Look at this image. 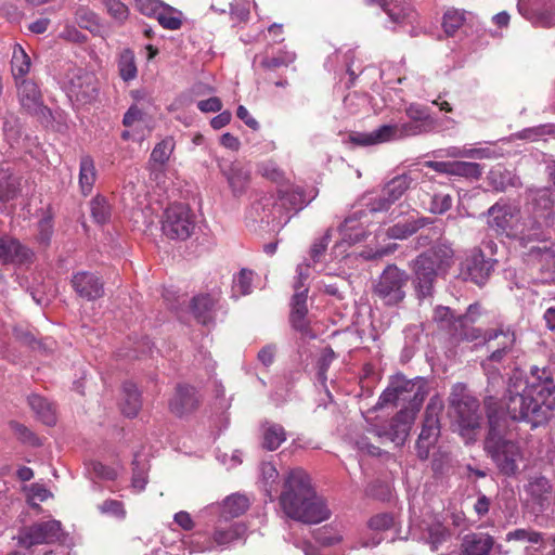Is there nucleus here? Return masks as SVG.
<instances>
[{"label": "nucleus", "instance_id": "obj_20", "mask_svg": "<svg viewBox=\"0 0 555 555\" xmlns=\"http://www.w3.org/2000/svg\"><path fill=\"white\" fill-rule=\"evenodd\" d=\"M72 285L75 292L86 300H96L104 295V283L92 272L80 271L73 275Z\"/></svg>", "mask_w": 555, "mask_h": 555}, {"label": "nucleus", "instance_id": "obj_11", "mask_svg": "<svg viewBox=\"0 0 555 555\" xmlns=\"http://www.w3.org/2000/svg\"><path fill=\"white\" fill-rule=\"evenodd\" d=\"M194 229L195 224L186 206L173 204L165 210L162 230L167 238L185 241Z\"/></svg>", "mask_w": 555, "mask_h": 555}, {"label": "nucleus", "instance_id": "obj_47", "mask_svg": "<svg viewBox=\"0 0 555 555\" xmlns=\"http://www.w3.org/2000/svg\"><path fill=\"white\" fill-rule=\"evenodd\" d=\"M505 541L521 544H539L543 542V533L530 528H518L508 531L505 535Z\"/></svg>", "mask_w": 555, "mask_h": 555}, {"label": "nucleus", "instance_id": "obj_10", "mask_svg": "<svg viewBox=\"0 0 555 555\" xmlns=\"http://www.w3.org/2000/svg\"><path fill=\"white\" fill-rule=\"evenodd\" d=\"M363 217V210L352 212L336 229L328 228L321 243H327L333 240L336 243H360L361 241L369 240L372 231L361 222Z\"/></svg>", "mask_w": 555, "mask_h": 555}, {"label": "nucleus", "instance_id": "obj_30", "mask_svg": "<svg viewBox=\"0 0 555 555\" xmlns=\"http://www.w3.org/2000/svg\"><path fill=\"white\" fill-rule=\"evenodd\" d=\"M96 180L98 170L93 157L89 154L81 155L79 158L78 183L83 196L91 194Z\"/></svg>", "mask_w": 555, "mask_h": 555}, {"label": "nucleus", "instance_id": "obj_57", "mask_svg": "<svg viewBox=\"0 0 555 555\" xmlns=\"http://www.w3.org/2000/svg\"><path fill=\"white\" fill-rule=\"evenodd\" d=\"M3 131L7 140L11 145L17 143L21 137V126L18 119L13 116L5 118L3 124Z\"/></svg>", "mask_w": 555, "mask_h": 555}, {"label": "nucleus", "instance_id": "obj_55", "mask_svg": "<svg viewBox=\"0 0 555 555\" xmlns=\"http://www.w3.org/2000/svg\"><path fill=\"white\" fill-rule=\"evenodd\" d=\"M296 59L295 53H284L283 55H278L273 57L264 56L260 61V65L264 69H275L281 66H287L293 63Z\"/></svg>", "mask_w": 555, "mask_h": 555}, {"label": "nucleus", "instance_id": "obj_8", "mask_svg": "<svg viewBox=\"0 0 555 555\" xmlns=\"http://www.w3.org/2000/svg\"><path fill=\"white\" fill-rule=\"evenodd\" d=\"M409 275L395 264L387 266L373 286V294L388 307H396L405 298Z\"/></svg>", "mask_w": 555, "mask_h": 555}, {"label": "nucleus", "instance_id": "obj_33", "mask_svg": "<svg viewBox=\"0 0 555 555\" xmlns=\"http://www.w3.org/2000/svg\"><path fill=\"white\" fill-rule=\"evenodd\" d=\"M427 223V218L420 217L408 219L389 227L386 236L389 240H406L417 231L422 230Z\"/></svg>", "mask_w": 555, "mask_h": 555}, {"label": "nucleus", "instance_id": "obj_15", "mask_svg": "<svg viewBox=\"0 0 555 555\" xmlns=\"http://www.w3.org/2000/svg\"><path fill=\"white\" fill-rule=\"evenodd\" d=\"M62 524L59 520H47L33 524L20 534V543L26 547L37 544H50L61 540Z\"/></svg>", "mask_w": 555, "mask_h": 555}, {"label": "nucleus", "instance_id": "obj_46", "mask_svg": "<svg viewBox=\"0 0 555 555\" xmlns=\"http://www.w3.org/2000/svg\"><path fill=\"white\" fill-rule=\"evenodd\" d=\"M411 177L408 175H400L391 179L383 189L386 196L391 204L397 202L410 188Z\"/></svg>", "mask_w": 555, "mask_h": 555}, {"label": "nucleus", "instance_id": "obj_61", "mask_svg": "<svg viewBox=\"0 0 555 555\" xmlns=\"http://www.w3.org/2000/svg\"><path fill=\"white\" fill-rule=\"evenodd\" d=\"M99 509L102 514H109L118 518H124L126 515L124 504L117 500H105L99 505Z\"/></svg>", "mask_w": 555, "mask_h": 555}, {"label": "nucleus", "instance_id": "obj_45", "mask_svg": "<svg viewBox=\"0 0 555 555\" xmlns=\"http://www.w3.org/2000/svg\"><path fill=\"white\" fill-rule=\"evenodd\" d=\"M216 300L209 295L195 296L192 299V311L195 318L203 324H206L210 319V312L214 309Z\"/></svg>", "mask_w": 555, "mask_h": 555}, {"label": "nucleus", "instance_id": "obj_50", "mask_svg": "<svg viewBox=\"0 0 555 555\" xmlns=\"http://www.w3.org/2000/svg\"><path fill=\"white\" fill-rule=\"evenodd\" d=\"M482 175V167L478 163L470 162H453V173L452 176L479 179Z\"/></svg>", "mask_w": 555, "mask_h": 555}, {"label": "nucleus", "instance_id": "obj_53", "mask_svg": "<svg viewBox=\"0 0 555 555\" xmlns=\"http://www.w3.org/2000/svg\"><path fill=\"white\" fill-rule=\"evenodd\" d=\"M173 151L172 139H165L153 149L151 153V162L158 165H164L170 157Z\"/></svg>", "mask_w": 555, "mask_h": 555}, {"label": "nucleus", "instance_id": "obj_41", "mask_svg": "<svg viewBox=\"0 0 555 555\" xmlns=\"http://www.w3.org/2000/svg\"><path fill=\"white\" fill-rule=\"evenodd\" d=\"M470 12L449 9L443 14L442 27L448 36H453L467 21H472Z\"/></svg>", "mask_w": 555, "mask_h": 555}, {"label": "nucleus", "instance_id": "obj_32", "mask_svg": "<svg viewBox=\"0 0 555 555\" xmlns=\"http://www.w3.org/2000/svg\"><path fill=\"white\" fill-rule=\"evenodd\" d=\"M142 401L141 393L139 392L135 384L132 382H125L122 385V398L120 409L127 417H135L141 410Z\"/></svg>", "mask_w": 555, "mask_h": 555}, {"label": "nucleus", "instance_id": "obj_38", "mask_svg": "<svg viewBox=\"0 0 555 555\" xmlns=\"http://www.w3.org/2000/svg\"><path fill=\"white\" fill-rule=\"evenodd\" d=\"M28 403L42 423L49 426L56 423L55 409L46 398L39 395H31L28 397Z\"/></svg>", "mask_w": 555, "mask_h": 555}, {"label": "nucleus", "instance_id": "obj_25", "mask_svg": "<svg viewBox=\"0 0 555 555\" xmlns=\"http://www.w3.org/2000/svg\"><path fill=\"white\" fill-rule=\"evenodd\" d=\"M487 224L498 234H503L509 228L514 217V208L505 202H496L487 210Z\"/></svg>", "mask_w": 555, "mask_h": 555}, {"label": "nucleus", "instance_id": "obj_58", "mask_svg": "<svg viewBox=\"0 0 555 555\" xmlns=\"http://www.w3.org/2000/svg\"><path fill=\"white\" fill-rule=\"evenodd\" d=\"M372 530L385 531L392 527L393 517L389 513H380L372 516L367 522Z\"/></svg>", "mask_w": 555, "mask_h": 555}, {"label": "nucleus", "instance_id": "obj_54", "mask_svg": "<svg viewBox=\"0 0 555 555\" xmlns=\"http://www.w3.org/2000/svg\"><path fill=\"white\" fill-rule=\"evenodd\" d=\"M406 115L414 121L425 125L426 128L434 129V119L430 117L428 111L418 104H411L406 108Z\"/></svg>", "mask_w": 555, "mask_h": 555}, {"label": "nucleus", "instance_id": "obj_13", "mask_svg": "<svg viewBox=\"0 0 555 555\" xmlns=\"http://www.w3.org/2000/svg\"><path fill=\"white\" fill-rule=\"evenodd\" d=\"M415 416L413 411L400 410L387 425H375L372 433L382 441H390L400 447L404 444Z\"/></svg>", "mask_w": 555, "mask_h": 555}, {"label": "nucleus", "instance_id": "obj_23", "mask_svg": "<svg viewBox=\"0 0 555 555\" xmlns=\"http://www.w3.org/2000/svg\"><path fill=\"white\" fill-rule=\"evenodd\" d=\"M442 400L438 396L430 398L429 403L426 406L425 418L418 437L438 440L440 435L439 414L442 412Z\"/></svg>", "mask_w": 555, "mask_h": 555}, {"label": "nucleus", "instance_id": "obj_42", "mask_svg": "<svg viewBox=\"0 0 555 555\" xmlns=\"http://www.w3.org/2000/svg\"><path fill=\"white\" fill-rule=\"evenodd\" d=\"M249 507V501L245 495H229L222 503L221 516L224 519L235 518L244 514Z\"/></svg>", "mask_w": 555, "mask_h": 555}, {"label": "nucleus", "instance_id": "obj_24", "mask_svg": "<svg viewBox=\"0 0 555 555\" xmlns=\"http://www.w3.org/2000/svg\"><path fill=\"white\" fill-rule=\"evenodd\" d=\"M525 491L530 500L539 506L540 511H545L550 506L553 487L546 477L535 476L530 478L525 486Z\"/></svg>", "mask_w": 555, "mask_h": 555}, {"label": "nucleus", "instance_id": "obj_4", "mask_svg": "<svg viewBox=\"0 0 555 555\" xmlns=\"http://www.w3.org/2000/svg\"><path fill=\"white\" fill-rule=\"evenodd\" d=\"M448 401L453 431L457 433L465 443H475L482 421L478 399L469 393L464 384L457 383L452 386Z\"/></svg>", "mask_w": 555, "mask_h": 555}, {"label": "nucleus", "instance_id": "obj_28", "mask_svg": "<svg viewBox=\"0 0 555 555\" xmlns=\"http://www.w3.org/2000/svg\"><path fill=\"white\" fill-rule=\"evenodd\" d=\"M487 349L500 348L515 351L516 333L511 326L500 325L498 328L488 330L485 334Z\"/></svg>", "mask_w": 555, "mask_h": 555}, {"label": "nucleus", "instance_id": "obj_14", "mask_svg": "<svg viewBox=\"0 0 555 555\" xmlns=\"http://www.w3.org/2000/svg\"><path fill=\"white\" fill-rule=\"evenodd\" d=\"M65 89L70 99L87 103L96 95L95 78L83 68L74 67L68 70Z\"/></svg>", "mask_w": 555, "mask_h": 555}, {"label": "nucleus", "instance_id": "obj_44", "mask_svg": "<svg viewBox=\"0 0 555 555\" xmlns=\"http://www.w3.org/2000/svg\"><path fill=\"white\" fill-rule=\"evenodd\" d=\"M391 202L386 196L384 191L382 190L380 193H367L364 194L361 199L359 201V206L361 207L360 210L364 211V216L366 215L365 211L370 212H379V211H386L390 208Z\"/></svg>", "mask_w": 555, "mask_h": 555}, {"label": "nucleus", "instance_id": "obj_16", "mask_svg": "<svg viewBox=\"0 0 555 555\" xmlns=\"http://www.w3.org/2000/svg\"><path fill=\"white\" fill-rule=\"evenodd\" d=\"M496 261L487 257L483 250L474 247L462 263V272L478 286L485 285Z\"/></svg>", "mask_w": 555, "mask_h": 555}, {"label": "nucleus", "instance_id": "obj_49", "mask_svg": "<svg viewBox=\"0 0 555 555\" xmlns=\"http://www.w3.org/2000/svg\"><path fill=\"white\" fill-rule=\"evenodd\" d=\"M253 271L242 269L233 280L232 292L234 297L245 296L251 293Z\"/></svg>", "mask_w": 555, "mask_h": 555}, {"label": "nucleus", "instance_id": "obj_18", "mask_svg": "<svg viewBox=\"0 0 555 555\" xmlns=\"http://www.w3.org/2000/svg\"><path fill=\"white\" fill-rule=\"evenodd\" d=\"M220 170L234 196H242L246 193L251 180V171L248 166L241 162H232L221 164Z\"/></svg>", "mask_w": 555, "mask_h": 555}, {"label": "nucleus", "instance_id": "obj_1", "mask_svg": "<svg viewBox=\"0 0 555 555\" xmlns=\"http://www.w3.org/2000/svg\"><path fill=\"white\" fill-rule=\"evenodd\" d=\"M504 403L514 422L527 423L532 429L547 424L555 410L554 369L532 365L525 376L515 370L508 379Z\"/></svg>", "mask_w": 555, "mask_h": 555}, {"label": "nucleus", "instance_id": "obj_52", "mask_svg": "<svg viewBox=\"0 0 555 555\" xmlns=\"http://www.w3.org/2000/svg\"><path fill=\"white\" fill-rule=\"evenodd\" d=\"M443 156L452 158H489L490 152L487 149H465L452 146L444 151Z\"/></svg>", "mask_w": 555, "mask_h": 555}, {"label": "nucleus", "instance_id": "obj_51", "mask_svg": "<svg viewBox=\"0 0 555 555\" xmlns=\"http://www.w3.org/2000/svg\"><path fill=\"white\" fill-rule=\"evenodd\" d=\"M257 172L275 183H282L284 181L283 170L271 159L257 164Z\"/></svg>", "mask_w": 555, "mask_h": 555}, {"label": "nucleus", "instance_id": "obj_27", "mask_svg": "<svg viewBox=\"0 0 555 555\" xmlns=\"http://www.w3.org/2000/svg\"><path fill=\"white\" fill-rule=\"evenodd\" d=\"M280 206L285 214V217H291L301 210L307 204L308 199L306 198L304 191L299 186H291L285 190H279V199Z\"/></svg>", "mask_w": 555, "mask_h": 555}, {"label": "nucleus", "instance_id": "obj_56", "mask_svg": "<svg viewBox=\"0 0 555 555\" xmlns=\"http://www.w3.org/2000/svg\"><path fill=\"white\" fill-rule=\"evenodd\" d=\"M450 537V532L447 528L441 525H436L429 528L428 530V543L433 551H437L438 547L447 541Z\"/></svg>", "mask_w": 555, "mask_h": 555}, {"label": "nucleus", "instance_id": "obj_9", "mask_svg": "<svg viewBox=\"0 0 555 555\" xmlns=\"http://www.w3.org/2000/svg\"><path fill=\"white\" fill-rule=\"evenodd\" d=\"M16 88L21 107L27 114L35 117L41 125H52V112L44 105L41 91L37 83L30 79H22L20 82H16Z\"/></svg>", "mask_w": 555, "mask_h": 555}, {"label": "nucleus", "instance_id": "obj_2", "mask_svg": "<svg viewBox=\"0 0 555 555\" xmlns=\"http://www.w3.org/2000/svg\"><path fill=\"white\" fill-rule=\"evenodd\" d=\"M279 501L288 518L302 524H320L332 515L326 500L317 493L310 476L301 468L288 473Z\"/></svg>", "mask_w": 555, "mask_h": 555}, {"label": "nucleus", "instance_id": "obj_39", "mask_svg": "<svg viewBox=\"0 0 555 555\" xmlns=\"http://www.w3.org/2000/svg\"><path fill=\"white\" fill-rule=\"evenodd\" d=\"M89 206L91 218L95 223L105 224L111 222L113 208L105 196L98 194L90 201Z\"/></svg>", "mask_w": 555, "mask_h": 555}, {"label": "nucleus", "instance_id": "obj_21", "mask_svg": "<svg viewBox=\"0 0 555 555\" xmlns=\"http://www.w3.org/2000/svg\"><path fill=\"white\" fill-rule=\"evenodd\" d=\"M480 315V305L475 302L468 306L467 312L459 315L453 322V339L460 341H473L480 337V331L470 324Z\"/></svg>", "mask_w": 555, "mask_h": 555}, {"label": "nucleus", "instance_id": "obj_43", "mask_svg": "<svg viewBox=\"0 0 555 555\" xmlns=\"http://www.w3.org/2000/svg\"><path fill=\"white\" fill-rule=\"evenodd\" d=\"M30 57L28 54L20 44H16L13 49L11 61L12 74L15 79V83L20 82L22 79H26L25 76L30 69Z\"/></svg>", "mask_w": 555, "mask_h": 555}, {"label": "nucleus", "instance_id": "obj_48", "mask_svg": "<svg viewBox=\"0 0 555 555\" xmlns=\"http://www.w3.org/2000/svg\"><path fill=\"white\" fill-rule=\"evenodd\" d=\"M119 75L125 81H130L137 77V65L134 53L130 49H125L119 54L118 60Z\"/></svg>", "mask_w": 555, "mask_h": 555}, {"label": "nucleus", "instance_id": "obj_19", "mask_svg": "<svg viewBox=\"0 0 555 555\" xmlns=\"http://www.w3.org/2000/svg\"><path fill=\"white\" fill-rule=\"evenodd\" d=\"M499 553L502 551V545H495L494 538L486 532H469L462 538L460 551L461 555H490L493 548Z\"/></svg>", "mask_w": 555, "mask_h": 555}, {"label": "nucleus", "instance_id": "obj_37", "mask_svg": "<svg viewBox=\"0 0 555 555\" xmlns=\"http://www.w3.org/2000/svg\"><path fill=\"white\" fill-rule=\"evenodd\" d=\"M488 350L490 351V354L487 357L486 360L482 361V369L489 376V379L499 380L502 378V376L500 373V367L496 365H502L506 361L508 356L514 353V351L504 350V348H494Z\"/></svg>", "mask_w": 555, "mask_h": 555}, {"label": "nucleus", "instance_id": "obj_62", "mask_svg": "<svg viewBox=\"0 0 555 555\" xmlns=\"http://www.w3.org/2000/svg\"><path fill=\"white\" fill-rule=\"evenodd\" d=\"M133 475H132V487L139 491H142L147 483V475L144 468L139 467L137 457L132 462Z\"/></svg>", "mask_w": 555, "mask_h": 555}, {"label": "nucleus", "instance_id": "obj_26", "mask_svg": "<svg viewBox=\"0 0 555 555\" xmlns=\"http://www.w3.org/2000/svg\"><path fill=\"white\" fill-rule=\"evenodd\" d=\"M307 315L308 308L306 291H297V294H294L291 300L289 322L292 327L302 334L307 333L309 330Z\"/></svg>", "mask_w": 555, "mask_h": 555}, {"label": "nucleus", "instance_id": "obj_12", "mask_svg": "<svg viewBox=\"0 0 555 555\" xmlns=\"http://www.w3.org/2000/svg\"><path fill=\"white\" fill-rule=\"evenodd\" d=\"M246 526L242 522L218 524L214 530L212 537L204 542L201 541L202 534L196 532L192 535V544L198 552L212 551L216 546H225L245 535Z\"/></svg>", "mask_w": 555, "mask_h": 555}, {"label": "nucleus", "instance_id": "obj_22", "mask_svg": "<svg viewBox=\"0 0 555 555\" xmlns=\"http://www.w3.org/2000/svg\"><path fill=\"white\" fill-rule=\"evenodd\" d=\"M199 402V396L194 387L178 385L173 397L169 401V410L177 416H183L194 412Z\"/></svg>", "mask_w": 555, "mask_h": 555}, {"label": "nucleus", "instance_id": "obj_60", "mask_svg": "<svg viewBox=\"0 0 555 555\" xmlns=\"http://www.w3.org/2000/svg\"><path fill=\"white\" fill-rule=\"evenodd\" d=\"M552 132L551 125H540L532 128H527L517 133L518 139L537 141L541 137Z\"/></svg>", "mask_w": 555, "mask_h": 555}, {"label": "nucleus", "instance_id": "obj_35", "mask_svg": "<svg viewBox=\"0 0 555 555\" xmlns=\"http://www.w3.org/2000/svg\"><path fill=\"white\" fill-rule=\"evenodd\" d=\"M21 191V178L10 168H0V202L5 203L17 197Z\"/></svg>", "mask_w": 555, "mask_h": 555}, {"label": "nucleus", "instance_id": "obj_5", "mask_svg": "<svg viewBox=\"0 0 555 555\" xmlns=\"http://www.w3.org/2000/svg\"><path fill=\"white\" fill-rule=\"evenodd\" d=\"M453 250L450 245H435L417 257L414 273L418 298L431 296L438 272L446 271L451 266Z\"/></svg>", "mask_w": 555, "mask_h": 555}, {"label": "nucleus", "instance_id": "obj_36", "mask_svg": "<svg viewBox=\"0 0 555 555\" xmlns=\"http://www.w3.org/2000/svg\"><path fill=\"white\" fill-rule=\"evenodd\" d=\"M33 251L27 245H0L1 264H23L30 261Z\"/></svg>", "mask_w": 555, "mask_h": 555}, {"label": "nucleus", "instance_id": "obj_64", "mask_svg": "<svg viewBox=\"0 0 555 555\" xmlns=\"http://www.w3.org/2000/svg\"><path fill=\"white\" fill-rule=\"evenodd\" d=\"M530 256L540 257L541 261H545L550 267L555 269V245L550 248L533 247L530 251Z\"/></svg>", "mask_w": 555, "mask_h": 555}, {"label": "nucleus", "instance_id": "obj_29", "mask_svg": "<svg viewBox=\"0 0 555 555\" xmlns=\"http://www.w3.org/2000/svg\"><path fill=\"white\" fill-rule=\"evenodd\" d=\"M422 189L429 197L426 208L431 214L442 215L452 207V195L446 189L436 185L435 183L425 184Z\"/></svg>", "mask_w": 555, "mask_h": 555}, {"label": "nucleus", "instance_id": "obj_59", "mask_svg": "<svg viewBox=\"0 0 555 555\" xmlns=\"http://www.w3.org/2000/svg\"><path fill=\"white\" fill-rule=\"evenodd\" d=\"M537 22L544 27H551L555 25V0L547 2L538 12Z\"/></svg>", "mask_w": 555, "mask_h": 555}, {"label": "nucleus", "instance_id": "obj_17", "mask_svg": "<svg viewBox=\"0 0 555 555\" xmlns=\"http://www.w3.org/2000/svg\"><path fill=\"white\" fill-rule=\"evenodd\" d=\"M250 217L260 223H266L267 225L272 224L273 228L281 227L288 222V217H285L278 199L273 196H263L254 203Z\"/></svg>", "mask_w": 555, "mask_h": 555}, {"label": "nucleus", "instance_id": "obj_31", "mask_svg": "<svg viewBox=\"0 0 555 555\" xmlns=\"http://www.w3.org/2000/svg\"><path fill=\"white\" fill-rule=\"evenodd\" d=\"M261 446L268 451L276 450L285 440L286 431L278 423L264 421L261 423Z\"/></svg>", "mask_w": 555, "mask_h": 555}, {"label": "nucleus", "instance_id": "obj_7", "mask_svg": "<svg viewBox=\"0 0 555 555\" xmlns=\"http://www.w3.org/2000/svg\"><path fill=\"white\" fill-rule=\"evenodd\" d=\"M428 131L430 129L425 125L411 119L404 124L383 125L371 132H354L350 135V141L359 146H371Z\"/></svg>", "mask_w": 555, "mask_h": 555}, {"label": "nucleus", "instance_id": "obj_6", "mask_svg": "<svg viewBox=\"0 0 555 555\" xmlns=\"http://www.w3.org/2000/svg\"><path fill=\"white\" fill-rule=\"evenodd\" d=\"M427 393V383L424 378L408 379L404 375L398 374L391 377L388 387L379 396L377 406L406 403L408 405L401 410L413 411L416 415Z\"/></svg>", "mask_w": 555, "mask_h": 555}, {"label": "nucleus", "instance_id": "obj_3", "mask_svg": "<svg viewBox=\"0 0 555 555\" xmlns=\"http://www.w3.org/2000/svg\"><path fill=\"white\" fill-rule=\"evenodd\" d=\"M483 404L488 420L483 450L502 475L516 476L519 472L518 463L524 457L521 447L517 441L506 438L507 420L498 399L487 396Z\"/></svg>", "mask_w": 555, "mask_h": 555}, {"label": "nucleus", "instance_id": "obj_34", "mask_svg": "<svg viewBox=\"0 0 555 555\" xmlns=\"http://www.w3.org/2000/svg\"><path fill=\"white\" fill-rule=\"evenodd\" d=\"M487 180L490 186L496 192H504L508 186H518L519 179L512 171L501 165L493 167Z\"/></svg>", "mask_w": 555, "mask_h": 555}, {"label": "nucleus", "instance_id": "obj_40", "mask_svg": "<svg viewBox=\"0 0 555 555\" xmlns=\"http://www.w3.org/2000/svg\"><path fill=\"white\" fill-rule=\"evenodd\" d=\"M382 9L393 23H401L413 13L406 0H383Z\"/></svg>", "mask_w": 555, "mask_h": 555}, {"label": "nucleus", "instance_id": "obj_63", "mask_svg": "<svg viewBox=\"0 0 555 555\" xmlns=\"http://www.w3.org/2000/svg\"><path fill=\"white\" fill-rule=\"evenodd\" d=\"M90 465L91 470L96 477L106 480H114L117 478V472L114 468L102 464L101 462L94 461Z\"/></svg>", "mask_w": 555, "mask_h": 555}]
</instances>
